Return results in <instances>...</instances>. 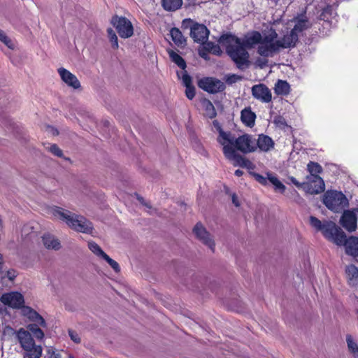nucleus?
<instances>
[{"label": "nucleus", "mask_w": 358, "mask_h": 358, "mask_svg": "<svg viewBox=\"0 0 358 358\" xmlns=\"http://www.w3.org/2000/svg\"><path fill=\"white\" fill-rule=\"evenodd\" d=\"M42 239L43 245L48 249L58 250L61 248L59 241L50 234H44Z\"/></svg>", "instance_id": "26"}, {"label": "nucleus", "mask_w": 358, "mask_h": 358, "mask_svg": "<svg viewBox=\"0 0 358 358\" xmlns=\"http://www.w3.org/2000/svg\"><path fill=\"white\" fill-rule=\"evenodd\" d=\"M274 92L277 95H287L290 92V85L286 80H278L275 84Z\"/></svg>", "instance_id": "29"}, {"label": "nucleus", "mask_w": 358, "mask_h": 358, "mask_svg": "<svg viewBox=\"0 0 358 358\" xmlns=\"http://www.w3.org/2000/svg\"><path fill=\"white\" fill-rule=\"evenodd\" d=\"M137 199H138L141 203H143V197H141V196H137Z\"/></svg>", "instance_id": "61"}, {"label": "nucleus", "mask_w": 358, "mask_h": 358, "mask_svg": "<svg viewBox=\"0 0 358 358\" xmlns=\"http://www.w3.org/2000/svg\"><path fill=\"white\" fill-rule=\"evenodd\" d=\"M38 324H29L28 331L33 335L34 337H36L38 339H42L44 337V333L43 331L38 327Z\"/></svg>", "instance_id": "37"}, {"label": "nucleus", "mask_w": 358, "mask_h": 358, "mask_svg": "<svg viewBox=\"0 0 358 358\" xmlns=\"http://www.w3.org/2000/svg\"><path fill=\"white\" fill-rule=\"evenodd\" d=\"M232 202L236 206H239V202L238 201V198L235 194L232 195Z\"/></svg>", "instance_id": "58"}, {"label": "nucleus", "mask_w": 358, "mask_h": 358, "mask_svg": "<svg viewBox=\"0 0 358 358\" xmlns=\"http://www.w3.org/2000/svg\"><path fill=\"white\" fill-rule=\"evenodd\" d=\"M3 256L1 254H0V273L1 272L2 268H3Z\"/></svg>", "instance_id": "60"}, {"label": "nucleus", "mask_w": 358, "mask_h": 358, "mask_svg": "<svg viewBox=\"0 0 358 358\" xmlns=\"http://www.w3.org/2000/svg\"><path fill=\"white\" fill-rule=\"evenodd\" d=\"M262 41V34L258 31H253L245 36L242 40L243 45L247 49H251L256 45H260Z\"/></svg>", "instance_id": "18"}, {"label": "nucleus", "mask_w": 358, "mask_h": 358, "mask_svg": "<svg viewBox=\"0 0 358 358\" xmlns=\"http://www.w3.org/2000/svg\"><path fill=\"white\" fill-rule=\"evenodd\" d=\"M313 0H306V3H311Z\"/></svg>", "instance_id": "62"}, {"label": "nucleus", "mask_w": 358, "mask_h": 358, "mask_svg": "<svg viewBox=\"0 0 358 358\" xmlns=\"http://www.w3.org/2000/svg\"><path fill=\"white\" fill-rule=\"evenodd\" d=\"M69 335L71 338V339L76 343H80L81 341V339L78 334V333L76 331H73L72 329L69 330Z\"/></svg>", "instance_id": "52"}, {"label": "nucleus", "mask_w": 358, "mask_h": 358, "mask_svg": "<svg viewBox=\"0 0 358 358\" xmlns=\"http://www.w3.org/2000/svg\"><path fill=\"white\" fill-rule=\"evenodd\" d=\"M278 34L275 30L271 31L268 35H266L264 37L262 36V41L260 44L272 43H275Z\"/></svg>", "instance_id": "41"}, {"label": "nucleus", "mask_w": 358, "mask_h": 358, "mask_svg": "<svg viewBox=\"0 0 358 358\" xmlns=\"http://www.w3.org/2000/svg\"><path fill=\"white\" fill-rule=\"evenodd\" d=\"M111 24L121 38H127L134 34L133 25L125 17L115 15L111 19Z\"/></svg>", "instance_id": "9"}, {"label": "nucleus", "mask_w": 358, "mask_h": 358, "mask_svg": "<svg viewBox=\"0 0 358 358\" xmlns=\"http://www.w3.org/2000/svg\"><path fill=\"white\" fill-rule=\"evenodd\" d=\"M310 224L316 230L322 231L324 237L331 241L334 236L339 227L334 222L327 221L322 224V222L315 216L310 217Z\"/></svg>", "instance_id": "7"}, {"label": "nucleus", "mask_w": 358, "mask_h": 358, "mask_svg": "<svg viewBox=\"0 0 358 358\" xmlns=\"http://www.w3.org/2000/svg\"><path fill=\"white\" fill-rule=\"evenodd\" d=\"M48 353L50 355L49 358H62L61 354L55 350L50 349L48 350Z\"/></svg>", "instance_id": "54"}, {"label": "nucleus", "mask_w": 358, "mask_h": 358, "mask_svg": "<svg viewBox=\"0 0 358 358\" xmlns=\"http://www.w3.org/2000/svg\"><path fill=\"white\" fill-rule=\"evenodd\" d=\"M22 315L27 317L29 320L38 324L42 327H46V322L43 317L35 310L29 306H23L22 308Z\"/></svg>", "instance_id": "17"}, {"label": "nucleus", "mask_w": 358, "mask_h": 358, "mask_svg": "<svg viewBox=\"0 0 358 358\" xmlns=\"http://www.w3.org/2000/svg\"><path fill=\"white\" fill-rule=\"evenodd\" d=\"M307 169L310 173L311 176L309 178H314V176H319V174L322 172V168L317 162H310L307 165Z\"/></svg>", "instance_id": "36"}, {"label": "nucleus", "mask_w": 358, "mask_h": 358, "mask_svg": "<svg viewBox=\"0 0 358 358\" xmlns=\"http://www.w3.org/2000/svg\"><path fill=\"white\" fill-rule=\"evenodd\" d=\"M208 53H209V52H206V50H204V46L203 47L202 50H201L199 51V55H200L202 58L206 59H207V57H208Z\"/></svg>", "instance_id": "57"}, {"label": "nucleus", "mask_w": 358, "mask_h": 358, "mask_svg": "<svg viewBox=\"0 0 358 358\" xmlns=\"http://www.w3.org/2000/svg\"><path fill=\"white\" fill-rule=\"evenodd\" d=\"M346 341L349 350L354 355L355 357H358V345L353 341L351 335H347Z\"/></svg>", "instance_id": "39"}, {"label": "nucleus", "mask_w": 358, "mask_h": 358, "mask_svg": "<svg viewBox=\"0 0 358 358\" xmlns=\"http://www.w3.org/2000/svg\"><path fill=\"white\" fill-rule=\"evenodd\" d=\"M89 249L96 256L102 257L106 254L101 247L94 241L88 242Z\"/></svg>", "instance_id": "40"}, {"label": "nucleus", "mask_w": 358, "mask_h": 358, "mask_svg": "<svg viewBox=\"0 0 358 358\" xmlns=\"http://www.w3.org/2000/svg\"><path fill=\"white\" fill-rule=\"evenodd\" d=\"M252 96L262 103H269L272 100V94L264 84H257L252 87Z\"/></svg>", "instance_id": "12"}, {"label": "nucleus", "mask_w": 358, "mask_h": 358, "mask_svg": "<svg viewBox=\"0 0 358 358\" xmlns=\"http://www.w3.org/2000/svg\"><path fill=\"white\" fill-rule=\"evenodd\" d=\"M322 202L331 211L338 213L348 205L345 195L340 191L327 190L323 194Z\"/></svg>", "instance_id": "4"}, {"label": "nucleus", "mask_w": 358, "mask_h": 358, "mask_svg": "<svg viewBox=\"0 0 358 358\" xmlns=\"http://www.w3.org/2000/svg\"><path fill=\"white\" fill-rule=\"evenodd\" d=\"M24 351V358H40L43 350L41 345L35 344L33 348H27Z\"/></svg>", "instance_id": "30"}, {"label": "nucleus", "mask_w": 358, "mask_h": 358, "mask_svg": "<svg viewBox=\"0 0 358 358\" xmlns=\"http://www.w3.org/2000/svg\"><path fill=\"white\" fill-rule=\"evenodd\" d=\"M58 73L62 80L69 86L73 89H79L80 87V83L78 79L75 75L71 73L69 71L64 68H59Z\"/></svg>", "instance_id": "16"}, {"label": "nucleus", "mask_w": 358, "mask_h": 358, "mask_svg": "<svg viewBox=\"0 0 358 358\" xmlns=\"http://www.w3.org/2000/svg\"><path fill=\"white\" fill-rule=\"evenodd\" d=\"M274 141L273 139L265 134L259 135L258 139L256 140L257 148H259L262 151L268 152L274 147Z\"/></svg>", "instance_id": "20"}, {"label": "nucleus", "mask_w": 358, "mask_h": 358, "mask_svg": "<svg viewBox=\"0 0 358 358\" xmlns=\"http://www.w3.org/2000/svg\"><path fill=\"white\" fill-rule=\"evenodd\" d=\"M266 175L268 176V181L274 186L275 190L279 191L282 194L284 193L286 189V187L279 180V179L271 173L268 172Z\"/></svg>", "instance_id": "33"}, {"label": "nucleus", "mask_w": 358, "mask_h": 358, "mask_svg": "<svg viewBox=\"0 0 358 358\" xmlns=\"http://www.w3.org/2000/svg\"><path fill=\"white\" fill-rule=\"evenodd\" d=\"M195 23H197V22L194 21V20H192L190 18L185 19L182 22V28L183 29H189L190 31H191L192 30V27H193V25H194Z\"/></svg>", "instance_id": "48"}, {"label": "nucleus", "mask_w": 358, "mask_h": 358, "mask_svg": "<svg viewBox=\"0 0 358 358\" xmlns=\"http://www.w3.org/2000/svg\"><path fill=\"white\" fill-rule=\"evenodd\" d=\"M195 87L194 85L187 86L185 89V95L189 100H192L195 96Z\"/></svg>", "instance_id": "50"}, {"label": "nucleus", "mask_w": 358, "mask_h": 358, "mask_svg": "<svg viewBox=\"0 0 358 358\" xmlns=\"http://www.w3.org/2000/svg\"><path fill=\"white\" fill-rule=\"evenodd\" d=\"M101 258L103 259L116 273H119L120 271V267L118 263L111 259L106 253L104 254Z\"/></svg>", "instance_id": "42"}, {"label": "nucleus", "mask_w": 358, "mask_h": 358, "mask_svg": "<svg viewBox=\"0 0 358 358\" xmlns=\"http://www.w3.org/2000/svg\"><path fill=\"white\" fill-rule=\"evenodd\" d=\"M198 87L210 94H217L224 92L225 84L220 80L214 77H204L199 80Z\"/></svg>", "instance_id": "8"}, {"label": "nucleus", "mask_w": 358, "mask_h": 358, "mask_svg": "<svg viewBox=\"0 0 358 358\" xmlns=\"http://www.w3.org/2000/svg\"><path fill=\"white\" fill-rule=\"evenodd\" d=\"M7 277L10 280H13L16 277L15 271H14V270L8 271H7Z\"/></svg>", "instance_id": "56"}, {"label": "nucleus", "mask_w": 358, "mask_h": 358, "mask_svg": "<svg viewBox=\"0 0 358 358\" xmlns=\"http://www.w3.org/2000/svg\"><path fill=\"white\" fill-rule=\"evenodd\" d=\"M201 105L204 110L203 115L205 117L210 119H213L216 117L217 112L213 104L210 100L207 99H203L201 101Z\"/></svg>", "instance_id": "27"}, {"label": "nucleus", "mask_w": 358, "mask_h": 358, "mask_svg": "<svg viewBox=\"0 0 358 358\" xmlns=\"http://www.w3.org/2000/svg\"><path fill=\"white\" fill-rule=\"evenodd\" d=\"M308 182H299L294 177L289 176L288 179L298 188H302L310 194H317L324 192L325 185L323 179L320 176H314L309 178Z\"/></svg>", "instance_id": "6"}, {"label": "nucleus", "mask_w": 358, "mask_h": 358, "mask_svg": "<svg viewBox=\"0 0 358 358\" xmlns=\"http://www.w3.org/2000/svg\"><path fill=\"white\" fill-rule=\"evenodd\" d=\"M267 59H262V58H258L257 60H256V63L257 64V65L260 67V68H264L266 64H267Z\"/></svg>", "instance_id": "55"}, {"label": "nucleus", "mask_w": 358, "mask_h": 358, "mask_svg": "<svg viewBox=\"0 0 358 358\" xmlns=\"http://www.w3.org/2000/svg\"><path fill=\"white\" fill-rule=\"evenodd\" d=\"M250 174L252 175L254 178L261 185L266 186L268 184V177L266 178L255 172H250Z\"/></svg>", "instance_id": "47"}, {"label": "nucleus", "mask_w": 358, "mask_h": 358, "mask_svg": "<svg viewBox=\"0 0 358 358\" xmlns=\"http://www.w3.org/2000/svg\"><path fill=\"white\" fill-rule=\"evenodd\" d=\"M266 175L268 176V181L274 186L275 190L279 191L282 194L284 193L286 189V187L279 180V179L271 173L268 172Z\"/></svg>", "instance_id": "34"}, {"label": "nucleus", "mask_w": 358, "mask_h": 358, "mask_svg": "<svg viewBox=\"0 0 358 358\" xmlns=\"http://www.w3.org/2000/svg\"><path fill=\"white\" fill-rule=\"evenodd\" d=\"M256 117V114L250 107L245 108L241 110V120L247 127H252L255 125Z\"/></svg>", "instance_id": "21"}, {"label": "nucleus", "mask_w": 358, "mask_h": 358, "mask_svg": "<svg viewBox=\"0 0 358 358\" xmlns=\"http://www.w3.org/2000/svg\"><path fill=\"white\" fill-rule=\"evenodd\" d=\"M182 83H183L184 85L185 86V87L187 86L193 85L192 81V78L185 70H184V72L182 73Z\"/></svg>", "instance_id": "49"}, {"label": "nucleus", "mask_w": 358, "mask_h": 358, "mask_svg": "<svg viewBox=\"0 0 358 358\" xmlns=\"http://www.w3.org/2000/svg\"><path fill=\"white\" fill-rule=\"evenodd\" d=\"M222 147V152L224 157L232 162L234 166L250 168L252 162L246 157L240 155L238 151L243 154H248L257 150L256 138L249 134H243L236 137L231 134L229 141Z\"/></svg>", "instance_id": "1"}, {"label": "nucleus", "mask_w": 358, "mask_h": 358, "mask_svg": "<svg viewBox=\"0 0 358 358\" xmlns=\"http://www.w3.org/2000/svg\"><path fill=\"white\" fill-rule=\"evenodd\" d=\"M0 41L3 43L8 48L13 49L14 45L12 41L0 29Z\"/></svg>", "instance_id": "46"}, {"label": "nucleus", "mask_w": 358, "mask_h": 358, "mask_svg": "<svg viewBox=\"0 0 358 358\" xmlns=\"http://www.w3.org/2000/svg\"><path fill=\"white\" fill-rule=\"evenodd\" d=\"M182 0H161V6L167 12H175L181 8Z\"/></svg>", "instance_id": "25"}, {"label": "nucleus", "mask_w": 358, "mask_h": 358, "mask_svg": "<svg viewBox=\"0 0 358 358\" xmlns=\"http://www.w3.org/2000/svg\"><path fill=\"white\" fill-rule=\"evenodd\" d=\"M0 41L3 43L8 48L13 49L14 45L12 41L0 29Z\"/></svg>", "instance_id": "45"}, {"label": "nucleus", "mask_w": 358, "mask_h": 358, "mask_svg": "<svg viewBox=\"0 0 358 358\" xmlns=\"http://www.w3.org/2000/svg\"><path fill=\"white\" fill-rule=\"evenodd\" d=\"M234 175L237 177H241L243 175V171L241 169H237L235 171Z\"/></svg>", "instance_id": "59"}, {"label": "nucleus", "mask_w": 358, "mask_h": 358, "mask_svg": "<svg viewBox=\"0 0 358 358\" xmlns=\"http://www.w3.org/2000/svg\"><path fill=\"white\" fill-rule=\"evenodd\" d=\"M333 7L330 5L326 6L322 8L320 15V20L329 22L332 17Z\"/></svg>", "instance_id": "38"}, {"label": "nucleus", "mask_w": 358, "mask_h": 358, "mask_svg": "<svg viewBox=\"0 0 358 358\" xmlns=\"http://www.w3.org/2000/svg\"><path fill=\"white\" fill-rule=\"evenodd\" d=\"M210 31L206 25L195 23L192 27L190 36L195 43L203 44L208 39Z\"/></svg>", "instance_id": "11"}, {"label": "nucleus", "mask_w": 358, "mask_h": 358, "mask_svg": "<svg viewBox=\"0 0 358 358\" xmlns=\"http://www.w3.org/2000/svg\"><path fill=\"white\" fill-rule=\"evenodd\" d=\"M345 274L349 285L358 287V268L353 264L348 265L345 268Z\"/></svg>", "instance_id": "22"}, {"label": "nucleus", "mask_w": 358, "mask_h": 358, "mask_svg": "<svg viewBox=\"0 0 358 358\" xmlns=\"http://www.w3.org/2000/svg\"><path fill=\"white\" fill-rule=\"evenodd\" d=\"M213 125L216 129L219 134L217 138V141L223 147V145L227 143L226 141H229V137L231 136V132L229 131H224L222 128L221 124L217 120H214L213 121Z\"/></svg>", "instance_id": "23"}, {"label": "nucleus", "mask_w": 358, "mask_h": 358, "mask_svg": "<svg viewBox=\"0 0 358 358\" xmlns=\"http://www.w3.org/2000/svg\"><path fill=\"white\" fill-rule=\"evenodd\" d=\"M282 45L280 41H275V43L260 44L257 48V53L264 57H273L280 51Z\"/></svg>", "instance_id": "15"}, {"label": "nucleus", "mask_w": 358, "mask_h": 358, "mask_svg": "<svg viewBox=\"0 0 358 358\" xmlns=\"http://www.w3.org/2000/svg\"><path fill=\"white\" fill-rule=\"evenodd\" d=\"M107 33L108 35V37L110 38V41L112 43V46L113 48H118V42H117V37L114 32V31L111 28H108L107 29Z\"/></svg>", "instance_id": "43"}, {"label": "nucleus", "mask_w": 358, "mask_h": 358, "mask_svg": "<svg viewBox=\"0 0 358 358\" xmlns=\"http://www.w3.org/2000/svg\"><path fill=\"white\" fill-rule=\"evenodd\" d=\"M0 41L3 43L8 48L13 49L14 45L12 41L0 29Z\"/></svg>", "instance_id": "44"}, {"label": "nucleus", "mask_w": 358, "mask_h": 358, "mask_svg": "<svg viewBox=\"0 0 358 358\" xmlns=\"http://www.w3.org/2000/svg\"><path fill=\"white\" fill-rule=\"evenodd\" d=\"M219 43L238 69L243 71L250 66V55L242 39L231 34H224L220 36Z\"/></svg>", "instance_id": "2"}, {"label": "nucleus", "mask_w": 358, "mask_h": 358, "mask_svg": "<svg viewBox=\"0 0 358 358\" xmlns=\"http://www.w3.org/2000/svg\"><path fill=\"white\" fill-rule=\"evenodd\" d=\"M172 41L177 46H183L186 44V39L178 28L173 27L170 31Z\"/></svg>", "instance_id": "28"}, {"label": "nucleus", "mask_w": 358, "mask_h": 358, "mask_svg": "<svg viewBox=\"0 0 358 358\" xmlns=\"http://www.w3.org/2000/svg\"><path fill=\"white\" fill-rule=\"evenodd\" d=\"M298 40L299 36L291 30L279 41L282 45L281 48H288L294 47Z\"/></svg>", "instance_id": "24"}, {"label": "nucleus", "mask_w": 358, "mask_h": 358, "mask_svg": "<svg viewBox=\"0 0 358 358\" xmlns=\"http://www.w3.org/2000/svg\"><path fill=\"white\" fill-rule=\"evenodd\" d=\"M50 151L57 157H62L63 155L62 150L58 147L57 144H52L51 145L50 148Z\"/></svg>", "instance_id": "51"}, {"label": "nucleus", "mask_w": 358, "mask_h": 358, "mask_svg": "<svg viewBox=\"0 0 358 358\" xmlns=\"http://www.w3.org/2000/svg\"><path fill=\"white\" fill-rule=\"evenodd\" d=\"M53 215L64 221L72 229L85 234H91L93 230V224L85 217L72 213L60 207L53 209Z\"/></svg>", "instance_id": "3"}, {"label": "nucleus", "mask_w": 358, "mask_h": 358, "mask_svg": "<svg viewBox=\"0 0 358 358\" xmlns=\"http://www.w3.org/2000/svg\"><path fill=\"white\" fill-rule=\"evenodd\" d=\"M169 56L173 63H175L179 68L185 70L187 67L186 62L185 59L173 50H168Z\"/></svg>", "instance_id": "31"}, {"label": "nucleus", "mask_w": 358, "mask_h": 358, "mask_svg": "<svg viewBox=\"0 0 358 358\" xmlns=\"http://www.w3.org/2000/svg\"><path fill=\"white\" fill-rule=\"evenodd\" d=\"M331 242L338 246H345L347 255L354 257H358V237L352 236L348 238L341 227L338 228Z\"/></svg>", "instance_id": "5"}, {"label": "nucleus", "mask_w": 358, "mask_h": 358, "mask_svg": "<svg viewBox=\"0 0 358 358\" xmlns=\"http://www.w3.org/2000/svg\"><path fill=\"white\" fill-rule=\"evenodd\" d=\"M17 337L23 350L30 347L33 348V345L36 344L31 334L28 331L21 329L17 333Z\"/></svg>", "instance_id": "19"}, {"label": "nucleus", "mask_w": 358, "mask_h": 358, "mask_svg": "<svg viewBox=\"0 0 358 358\" xmlns=\"http://www.w3.org/2000/svg\"><path fill=\"white\" fill-rule=\"evenodd\" d=\"M193 232L198 239L202 241L203 244L208 246L209 248L214 252L215 246V243L210 238V234L200 222L197 223L194 226Z\"/></svg>", "instance_id": "14"}, {"label": "nucleus", "mask_w": 358, "mask_h": 358, "mask_svg": "<svg viewBox=\"0 0 358 358\" xmlns=\"http://www.w3.org/2000/svg\"><path fill=\"white\" fill-rule=\"evenodd\" d=\"M357 313H358V310H357Z\"/></svg>", "instance_id": "63"}, {"label": "nucleus", "mask_w": 358, "mask_h": 358, "mask_svg": "<svg viewBox=\"0 0 358 358\" xmlns=\"http://www.w3.org/2000/svg\"><path fill=\"white\" fill-rule=\"evenodd\" d=\"M358 208L345 210L340 219V224L348 232H353L357 228Z\"/></svg>", "instance_id": "10"}, {"label": "nucleus", "mask_w": 358, "mask_h": 358, "mask_svg": "<svg viewBox=\"0 0 358 358\" xmlns=\"http://www.w3.org/2000/svg\"><path fill=\"white\" fill-rule=\"evenodd\" d=\"M1 301L5 305L15 308H22L24 303L22 294L17 292L3 294Z\"/></svg>", "instance_id": "13"}, {"label": "nucleus", "mask_w": 358, "mask_h": 358, "mask_svg": "<svg viewBox=\"0 0 358 358\" xmlns=\"http://www.w3.org/2000/svg\"><path fill=\"white\" fill-rule=\"evenodd\" d=\"M311 24L307 19H299L291 30L299 36V34L310 27Z\"/></svg>", "instance_id": "32"}, {"label": "nucleus", "mask_w": 358, "mask_h": 358, "mask_svg": "<svg viewBox=\"0 0 358 358\" xmlns=\"http://www.w3.org/2000/svg\"><path fill=\"white\" fill-rule=\"evenodd\" d=\"M204 45V50H206L207 52L213 53L215 55L220 56L222 53V51L218 44H215L211 41H206L203 43Z\"/></svg>", "instance_id": "35"}, {"label": "nucleus", "mask_w": 358, "mask_h": 358, "mask_svg": "<svg viewBox=\"0 0 358 358\" xmlns=\"http://www.w3.org/2000/svg\"><path fill=\"white\" fill-rule=\"evenodd\" d=\"M242 77L241 76L236 75V74H232L227 77L226 81L228 84H233L238 80H241Z\"/></svg>", "instance_id": "53"}]
</instances>
